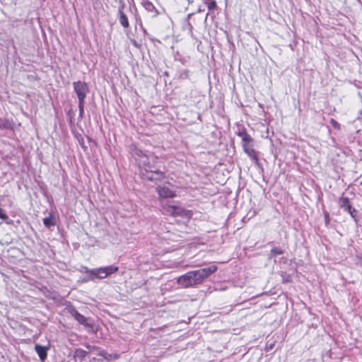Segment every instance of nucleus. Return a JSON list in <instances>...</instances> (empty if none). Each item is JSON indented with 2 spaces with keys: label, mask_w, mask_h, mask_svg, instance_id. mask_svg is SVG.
Returning a JSON list of instances; mask_svg holds the SVG:
<instances>
[{
  "label": "nucleus",
  "mask_w": 362,
  "mask_h": 362,
  "mask_svg": "<svg viewBox=\"0 0 362 362\" xmlns=\"http://www.w3.org/2000/svg\"><path fill=\"white\" fill-rule=\"evenodd\" d=\"M84 105L85 103H78L79 115L78 119H81L84 115Z\"/></svg>",
  "instance_id": "19"
},
{
  "label": "nucleus",
  "mask_w": 362,
  "mask_h": 362,
  "mask_svg": "<svg viewBox=\"0 0 362 362\" xmlns=\"http://www.w3.org/2000/svg\"><path fill=\"white\" fill-rule=\"evenodd\" d=\"M242 144L244 152L247 153L252 159L257 161L258 160V158L257 156L255 149L253 148V141L243 142Z\"/></svg>",
  "instance_id": "7"
},
{
  "label": "nucleus",
  "mask_w": 362,
  "mask_h": 362,
  "mask_svg": "<svg viewBox=\"0 0 362 362\" xmlns=\"http://www.w3.org/2000/svg\"><path fill=\"white\" fill-rule=\"evenodd\" d=\"M216 270L217 267L216 265H211L197 270L189 271L179 276L177 283L183 288L196 286L202 284L206 279Z\"/></svg>",
  "instance_id": "1"
},
{
  "label": "nucleus",
  "mask_w": 362,
  "mask_h": 362,
  "mask_svg": "<svg viewBox=\"0 0 362 362\" xmlns=\"http://www.w3.org/2000/svg\"><path fill=\"white\" fill-rule=\"evenodd\" d=\"M339 205L346 212H351L353 208L348 197H341L339 199Z\"/></svg>",
  "instance_id": "12"
},
{
  "label": "nucleus",
  "mask_w": 362,
  "mask_h": 362,
  "mask_svg": "<svg viewBox=\"0 0 362 362\" xmlns=\"http://www.w3.org/2000/svg\"><path fill=\"white\" fill-rule=\"evenodd\" d=\"M353 218H354L355 220L356 219V210L354 209V208H352V210L351 211V212H348Z\"/></svg>",
  "instance_id": "24"
},
{
  "label": "nucleus",
  "mask_w": 362,
  "mask_h": 362,
  "mask_svg": "<svg viewBox=\"0 0 362 362\" xmlns=\"http://www.w3.org/2000/svg\"><path fill=\"white\" fill-rule=\"evenodd\" d=\"M103 361V358H97L95 357H93L90 358L88 362H102Z\"/></svg>",
  "instance_id": "23"
},
{
  "label": "nucleus",
  "mask_w": 362,
  "mask_h": 362,
  "mask_svg": "<svg viewBox=\"0 0 362 362\" xmlns=\"http://www.w3.org/2000/svg\"><path fill=\"white\" fill-rule=\"evenodd\" d=\"M283 253H284V251L280 247H275L272 249V250L270 252V255L269 256V258L272 259L274 257H276V255H281Z\"/></svg>",
  "instance_id": "17"
},
{
  "label": "nucleus",
  "mask_w": 362,
  "mask_h": 362,
  "mask_svg": "<svg viewBox=\"0 0 362 362\" xmlns=\"http://www.w3.org/2000/svg\"><path fill=\"white\" fill-rule=\"evenodd\" d=\"M142 5L147 11L153 13V16L157 15L158 12L156 10L155 6L151 1H149L148 0H142Z\"/></svg>",
  "instance_id": "14"
},
{
  "label": "nucleus",
  "mask_w": 362,
  "mask_h": 362,
  "mask_svg": "<svg viewBox=\"0 0 362 362\" xmlns=\"http://www.w3.org/2000/svg\"><path fill=\"white\" fill-rule=\"evenodd\" d=\"M216 6V1H211L209 5H208V8L209 9L211 10L213 8H214Z\"/></svg>",
  "instance_id": "22"
},
{
  "label": "nucleus",
  "mask_w": 362,
  "mask_h": 362,
  "mask_svg": "<svg viewBox=\"0 0 362 362\" xmlns=\"http://www.w3.org/2000/svg\"><path fill=\"white\" fill-rule=\"evenodd\" d=\"M35 350L38 354L41 361H44L47 356V349L40 344L35 345Z\"/></svg>",
  "instance_id": "10"
},
{
  "label": "nucleus",
  "mask_w": 362,
  "mask_h": 362,
  "mask_svg": "<svg viewBox=\"0 0 362 362\" xmlns=\"http://www.w3.org/2000/svg\"><path fill=\"white\" fill-rule=\"evenodd\" d=\"M119 15L120 24L124 28H128L129 25V21H128L127 15L124 13V11H123V6L119 8Z\"/></svg>",
  "instance_id": "13"
},
{
  "label": "nucleus",
  "mask_w": 362,
  "mask_h": 362,
  "mask_svg": "<svg viewBox=\"0 0 362 362\" xmlns=\"http://www.w3.org/2000/svg\"><path fill=\"white\" fill-rule=\"evenodd\" d=\"M74 90L77 95L78 103H85L87 93L89 92L88 85L83 81H76L73 83Z\"/></svg>",
  "instance_id": "5"
},
{
  "label": "nucleus",
  "mask_w": 362,
  "mask_h": 362,
  "mask_svg": "<svg viewBox=\"0 0 362 362\" xmlns=\"http://www.w3.org/2000/svg\"><path fill=\"white\" fill-rule=\"evenodd\" d=\"M237 135L241 138L242 143L252 141V138L247 134V132L245 129L237 132Z\"/></svg>",
  "instance_id": "15"
},
{
  "label": "nucleus",
  "mask_w": 362,
  "mask_h": 362,
  "mask_svg": "<svg viewBox=\"0 0 362 362\" xmlns=\"http://www.w3.org/2000/svg\"><path fill=\"white\" fill-rule=\"evenodd\" d=\"M83 346L87 350L78 348L74 351L73 357L76 362H82L85 358L91 352H93V351H97V356H102L105 359L107 358V353L100 346L90 345L87 343L84 344Z\"/></svg>",
  "instance_id": "4"
},
{
  "label": "nucleus",
  "mask_w": 362,
  "mask_h": 362,
  "mask_svg": "<svg viewBox=\"0 0 362 362\" xmlns=\"http://www.w3.org/2000/svg\"><path fill=\"white\" fill-rule=\"evenodd\" d=\"M43 223L47 228L55 225L53 218L51 216L45 218L43 219Z\"/></svg>",
  "instance_id": "18"
},
{
  "label": "nucleus",
  "mask_w": 362,
  "mask_h": 362,
  "mask_svg": "<svg viewBox=\"0 0 362 362\" xmlns=\"http://www.w3.org/2000/svg\"><path fill=\"white\" fill-rule=\"evenodd\" d=\"M0 219H2L5 221L6 224H11L12 223V220L9 218L8 216L6 213V211L0 207Z\"/></svg>",
  "instance_id": "16"
},
{
  "label": "nucleus",
  "mask_w": 362,
  "mask_h": 362,
  "mask_svg": "<svg viewBox=\"0 0 362 362\" xmlns=\"http://www.w3.org/2000/svg\"><path fill=\"white\" fill-rule=\"evenodd\" d=\"M163 210L165 214H168L173 216L187 217L189 216L190 214L189 211L186 210L181 206L169 204H163Z\"/></svg>",
  "instance_id": "6"
},
{
  "label": "nucleus",
  "mask_w": 362,
  "mask_h": 362,
  "mask_svg": "<svg viewBox=\"0 0 362 362\" xmlns=\"http://www.w3.org/2000/svg\"><path fill=\"white\" fill-rule=\"evenodd\" d=\"M274 341H272L271 343H269V341H267L265 346V351L267 352L272 351L274 346Z\"/></svg>",
  "instance_id": "20"
},
{
  "label": "nucleus",
  "mask_w": 362,
  "mask_h": 362,
  "mask_svg": "<svg viewBox=\"0 0 362 362\" xmlns=\"http://www.w3.org/2000/svg\"><path fill=\"white\" fill-rule=\"evenodd\" d=\"M130 151L132 156L135 158L137 163L139 160L141 159L146 154L143 152L141 149L138 148L136 146H131Z\"/></svg>",
  "instance_id": "11"
},
{
  "label": "nucleus",
  "mask_w": 362,
  "mask_h": 362,
  "mask_svg": "<svg viewBox=\"0 0 362 362\" xmlns=\"http://www.w3.org/2000/svg\"><path fill=\"white\" fill-rule=\"evenodd\" d=\"M90 354H94L97 355V351H93V352H91Z\"/></svg>",
  "instance_id": "25"
},
{
  "label": "nucleus",
  "mask_w": 362,
  "mask_h": 362,
  "mask_svg": "<svg viewBox=\"0 0 362 362\" xmlns=\"http://www.w3.org/2000/svg\"><path fill=\"white\" fill-rule=\"evenodd\" d=\"M1 127V125L0 124V128Z\"/></svg>",
  "instance_id": "26"
},
{
  "label": "nucleus",
  "mask_w": 362,
  "mask_h": 362,
  "mask_svg": "<svg viewBox=\"0 0 362 362\" xmlns=\"http://www.w3.org/2000/svg\"><path fill=\"white\" fill-rule=\"evenodd\" d=\"M119 268L117 266L110 265L90 269L88 267H84L85 272L88 274V276L85 281L94 280L95 279H105L109 275L114 274L118 271Z\"/></svg>",
  "instance_id": "3"
},
{
  "label": "nucleus",
  "mask_w": 362,
  "mask_h": 362,
  "mask_svg": "<svg viewBox=\"0 0 362 362\" xmlns=\"http://www.w3.org/2000/svg\"><path fill=\"white\" fill-rule=\"evenodd\" d=\"M157 192L161 198H173L175 193L168 187H157Z\"/></svg>",
  "instance_id": "8"
},
{
  "label": "nucleus",
  "mask_w": 362,
  "mask_h": 362,
  "mask_svg": "<svg viewBox=\"0 0 362 362\" xmlns=\"http://www.w3.org/2000/svg\"><path fill=\"white\" fill-rule=\"evenodd\" d=\"M69 313L81 325H86L87 318L84 315L79 313L78 310L74 308H71L69 310Z\"/></svg>",
  "instance_id": "9"
},
{
  "label": "nucleus",
  "mask_w": 362,
  "mask_h": 362,
  "mask_svg": "<svg viewBox=\"0 0 362 362\" xmlns=\"http://www.w3.org/2000/svg\"><path fill=\"white\" fill-rule=\"evenodd\" d=\"M151 160L153 161L154 158L153 156L150 157L148 155L144 156L141 159L139 160L138 165L140 175L143 179L151 182L161 180L164 177V174L151 164Z\"/></svg>",
  "instance_id": "2"
},
{
  "label": "nucleus",
  "mask_w": 362,
  "mask_h": 362,
  "mask_svg": "<svg viewBox=\"0 0 362 362\" xmlns=\"http://www.w3.org/2000/svg\"><path fill=\"white\" fill-rule=\"evenodd\" d=\"M330 124H332V126L334 129H336L337 130L340 129V124H339V123L337 121H336L334 119H330Z\"/></svg>",
  "instance_id": "21"
}]
</instances>
